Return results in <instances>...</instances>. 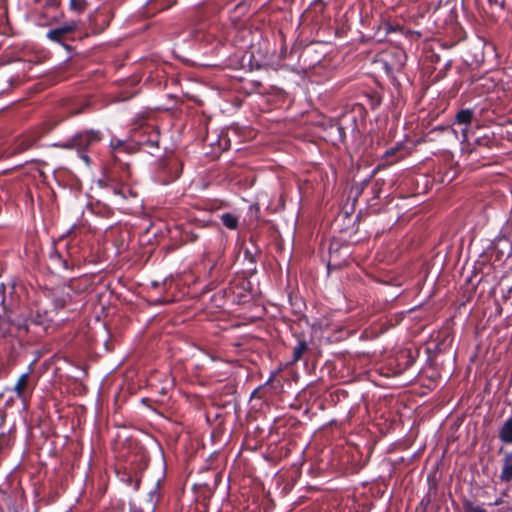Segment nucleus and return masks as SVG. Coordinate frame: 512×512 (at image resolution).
<instances>
[{
    "mask_svg": "<svg viewBox=\"0 0 512 512\" xmlns=\"http://www.w3.org/2000/svg\"><path fill=\"white\" fill-rule=\"evenodd\" d=\"M270 382L269 379L265 384L258 386L251 394V398L264 399L267 397L268 392L270 391Z\"/></svg>",
    "mask_w": 512,
    "mask_h": 512,
    "instance_id": "393cba45",
    "label": "nucleus"
},
{
    "mask_svg": "<svg viewBox=\"0 0 512 512\" xmlns=\"http://www.w3.org/2000/svg\"><path fill=\"white\" fill-rule=\"evenodd\" d=\"M222 224L229 230H237L239 227V216L230 213L225 212L220 216Z\"/></svg>",
    "mask_w": 512,
    "mask_h": 512,
    "instance_id": "4be33fe9",
    "label": "nucleus"
},
{
    "mask_svg": "<svg viewBox=\"0 0 512 512\" xmlns=\"http://www.w3.org/2000/svg\"><path fill=\"white\" fill-rule=\"evenodd\" d=\"M158 490H159V483H157L154 490L149 493L150 497L153 498V496L157 494Z\"/></svg>",
    "mask_w": 512,
    "mask_h": 512,
    "instance_id": "473e14b6",
    "label": "nucleus"
},
{
    "mask_svg": "<svg viewBox=\"0 0 512 512\" xmlns=\"http://www.w3.org/2000/svg\"><path fill=\"white\" fill-rule=\"evenodd\" d=\"M415 362V358L411 350H400L393 357L389 358L386 363L387 369L390 371L388 376H399L409 369Z\"/></svg>",
    "mask_w": 512,
    "mask_h": 512,
    "instance_id": "6e6552de",
    "label": "nucleus"
},
{
    "mask_svg": "<svg viewBox=\"0 0 512 512\" xmlns=\"http://www.w3.org/2000/svg\"><path fill=\"white\" fill-rule=\"evenodd\" d=\"M297 343L293 348L291 364H295L304 358L309 351L308 341L303 335H295Z\"/></svg>",
    "mask_w": 512,
    "mask_h": 512,
    "instance_id": "f3484780",
    "label": "nucleus"
},
{
    "mask_svg": "<svg viewBox=\"0 0 512 512\" xmlns=\"http://www.w3.org/2000/svg\"><path fill=\"white\" fill-rule=\"evenodd\" d=\"M490 5H499L503 7L504 0H488Z\"/></svg>",
    "mask_w": 512,
    "mask_h": 512,
    "instance_id": "2f4dec72",
    "label": "nucleus"
},
{
    "mask_svg": "<svg viewBox=\"0 0 512 512\" xmlns=\"http://www.w3.org/2000/svg\"><path fill=\"white\" fill-rule=\"evenodd\" d=\"M499 504H500V501H499V500H497V501L495 502V505H499Z\"/></svg>",
    "mask_w": 512,
    "mask_h": 512,
    "instance_id": "f704fd0d",
    "label": "nucleus"
},
{
    "mask_svg": "<svg viewBox=\"0 0 512 512\" xmlns=\"http://www.w3.org/2000/svg\"><path fill=\"white\" fill-rule=\"evenodd\" d=\"M464 512H486L483 505L477 504L469 499H464L462 502Z\"/></svg>",
    "mask_w": 512,
    "mask_h": 512,
    "instance_id": "bb28decb",
    "label": "nucleus"
},
{
    "mask_svg": "<svg viewBox=\"0 0 512 512\" xmlns=\"http://www.w3.org/2000/svg\"><path fill=\"white\" fill-rule=\"evenodd\" d=\"M77 227L74 225L67 232L66 236H62L59 242H63L65 238H68V241L65 243V254L68 260H71L72 269L76 266H79L85 256L82 253V248L80 246V240L77 236Z\"/></svg>",
    "mask_w": 512,
    "mask_h": 512,
    "instance_id": "423d86ee",
    "label": "nucleus"
},
{
    "mask_svg": "<svg viewBox=\"0 0 512 512\" xmlns=\"http://www.w3.org/2000/svg\"><path fill=\"white\" fill-rule=\"evenodd\" d=\"M209 265L207 278L209 279V289H213L220 282H223L227 276V267L223 258V252L219 253L215 259L206 257Z\"/></svg>",
    "mask_w": 512,
    "mask_h": 512,
    "instance_id": "1a4fd4ad",
    "label": "nucleus"
},
{
    "mask_svg": "<svg viewBox=\"0 0 512 512\" xmlns=\"http://www.w3.org/2000/svg\"><path fill=\"white\" fill-rule=\"evenodd\" d=\"M19 305V296L16 293L15 285L6 286L0 285V306L5 316L9 313H14Z\"/></svg>",
    "mask_w": 512,
    "mask_h": 512,
    "instance_id": "9b49d317",
    "label": "nucleus"
},
{
    "mask_svg": "<svg viewBox=\"0 0 512 512\" xmlns=\"http://www.w3.org/2000/svg\"><path fill=\"white\" fill-rule=\"evenodd\" d=\"M244 257L247 261H249V263L251 265H253V267L250 268L251 271L253 272H256V263H257V259H256V256L251 252L249 251L248 249H246L244 251Z\"/></svg>",
    "mask_w": 512,
    "mask_h": 512,
    "instance_id": "c85d7f7f",
    "label": "nucleus"
},
{
    "mask_svg": "<svg viewBox=\"0 0 512 512\" xmlns=\"http://www.w3.org/2000/svg\"><path fill=\"white\" fill-rule=\"evenodd\" d=\"M473 119H474V111L472 109L464 108V109H460L456 113L454 124L465 126V128L462 129V133H463L464 137H466V128L468 125H470L472 123Z\"/></svg>",
    "mask_w": 512,
    "mask_h": 512,
    "instance_id": "6ab92c4d",
    "label": "nucleus"
},
{
    "mask_svg": "<svg viewBox=\"0 0 512 512\" xmlns=\"http://www.w3.org/2000/svg\"><path fill=\"white\" fill-rule=\"evenodd\" d=\"M82 112L81 109L70 111L66 116L60 118H49L40 124L38 127L33 130L19 136L15 139L12 145L13 153H23L31 148H33L37 142L43 138L45 135L49 134L59 123H61L66 117L77 115Z\"/></svg>",
    "mask_w": 512,
    "mask_h": 512,
    "instance_id": "f03ea898",
    "label": "nucleus"
},
{
    "mask_svg": "<svg viewBox=\"0 0 512 512\" xmlns=\"http://www.w3.org/2000/svg\"><path fill=\"white\" fill-rule=\"evenodd\" d=\"M500 479L502 482H509L512 480V452L506 453L503 458Z\"/></svg>",
    "mask_w": 512,
    "mask_h": 512,
    "instance_id": "aec40b11",
    "label": "nucleus"
},
{
    "mask_svg": "<svg viewBox=\"0 0 512 512\" xmlns=\"http://www.w3.org/2000/svg\"><path fill=\"white\" fill-rule=\"evenodd\" d=\"M61 4V0H45V6L51 8H58Z\"/></svg>",
    "mask_w": 512,
    "mask_h": 512,
    "instance_id": "c756f323",
    "label": "nucleus"
},
{
    "mask_svg": "<svg viewBox=\"0 0 512 512\" xmlns=\"http://www.w3.org/2000/svg\"><path fill=\"white\" fill-rule=\"evenodd\" d=\"M49 260L55 269H62L65 271L72 270L71 260H68L64 251H59L55 245L51 248L49 253Z\"/></svg>",
    "mask_w": 512,
    "mask_h": 512,
    "instance_id": "2eb2a0df",
    "label": "nucleus"
},
{
    "mask_svg": "<svg viewBox=\"0 0 512 512\" xmlns=\"http://www.w3.org/2000/svg\"><path fill=\"white\" fill-rule=\"evenodd\" d=\"M499 439L506 444H512V415L503 423L499 431Z\"/></svg>",
    "mask_w": 512,
    "mask_h": 512,
    "instance_id": "412c9836",
    "label": "nucleus"
},
{
    "mask_svg": "<svg viewBox=\"0 0 512 512\" xmlns=\"http://www.w3.org/2000/svg\"><path fill=\"white\" fill-rule=\"evenodd\" d=\"M144 134L138 140H121L116 137H112L110 140V167L105 171L99 183L121 199L137 196L128 184L132 177V171L125 156H130L141 150L153 155L154 151L159 149V133L150 127H146L144 128Z\"/></svg>",
    "mask_w": 512,
    "mask_h": 512,
    "instance_id": "f257e3e1",
    "label": "nucleus"
},
{
    "mask_svg": "<svg viewBox=\"0 0 512 512\" xmlns=\"http://www.w3.org/2000/svg\"><path fill=\"white\" fill-rule=\"evenodd\" d=\"M401 150H402V145H400V144H397L396 146L387 149L382 156V160L385 162V164H388V165L397 162L398 158H396V155Z\"/></svg>",
    "mask_w": 512,
    "mask_h": 512,
    "instance_id": "5701e85b",
    "label": "nucleus"
},
{
    "mask_svg": "<svg viewBox=\"0 0 512 512\" xmlns=\"http://www.w3.org/2000/svg\"><path fill=\"white\" fill-rule=\"evenodd\" d=\"M117 474L119 476L120 481H122L128 486L133 487L135 490L139 489L141 477L137 472H131L124 468L123 470H118Z\"/></svg>",
    "mask_w": 512,
    "mask_h": 512,
    "instance_id": "a211bd4d",
    "label": "nucleus"
},
{
    "mask_svg": "<svg viewBox=\"0 0 512 512\" xmlns=\"http://www.w3.org/2000/svg\"><path fill=\"white\" fill-rule=\"evenodd\" d=\"M103 139V134L100 130L89 129L75 133L72 137L64 142L55 143L53 146L67 149L76 150L79 153L80 158L87 164H90V157L87 151L100 143Z\"/></svg>",
    "mask_w": 512,
    "mask_h": 512,
    "instance_id": "7ed1b4c3",
    "label": "nucleus"
},
{
    "mask_svg": "<svg viewBox=\"0 0 512 512\" xmlns=\"http://www.w3.org/2000/svg\"><path fill=\"white\" fill-rule=\"evenodd\" d=\"M213 223L209 218L190 216L187 223L181 225V239L184 243H193L198 240V229L208 227Z\"/></svg>",
    "mask_w": 512,
    "mask_h": 512,
    "instance_id": "9d476101",
    "label": "nucleus"
},
{
    "mask_svg": "<svg viewBox=\"0 0 512 512\" xmlns=\"http://www.w3.org/2000/svg\"><path fill=\"white\" fill-rule=\"evenodd\" d=\"M34 1H35L36 3H39V2H40V0H34Z\"/></svg>",
    "mask_w": 512,
    "mask_h": 512,
    "instance_id": "c9c22d12",
    "label": "nucleus"
},
{
    "mask_svg": "<svg viewBox=\"0 0 512 512\" xmlns=\"http://www.w3.org/2000/svg\"><path fill=\"white\" fill-rule=\"evenodd\" d=\"M87 6L86 0H70L69 9L77 14L82 13Z\"/></svg>",
    "mask_w": 512,
    "mask_h": 512,
    "instance_id": "cd10ccee",
    "label": "nucleus"
},
{
    "mask_svg": "<svg viewBox=\"0 0 512 512\" xmlns=\"http://www.w3.org/2000/svg\"><path fill=\"white\" fill-rule=\"evenodd\" d=\"M13 391L15 392L17 398L21 399L22 401H26V399L31 394L29 372L23 373L18 378L14 385Z\"/></svg>",
    "mask_w": 512,
    "mask_h": 512,
    "instance_id": "dca6fc26",
    "label": "nucleus"
},
{
    "mask_svg": "<svg viewBox=\"0 0 512 512\" xmlns=\"http://www.w3.org/2000/svg\"><path fill=\"white\" fill-rule=\"evenodd\" d=\"M15 436L11 431L0 433V451L9 449L14 442Z\"/></svg>",
    "mask_w": 512,
    "mask_h": 512,
    "instance_id": "b1692460",
    "label": "nucleus"
},
{
    "mask_svg": "<svg viewBox=\"0 0 512 512\" xmlns=\"http://www.w3.org/2000/svg\"><path fill=\"white\" fill-rule=\"evenodd\" d=\"M51 313V310L41 309L39 307L31 309L29 312V319L31 321V324L35 326H41L44 329H46L53 321Z\"/></svg>",
    "mask_w": 512,
    "mask_h": 512,
    "instance_id": "4468645a",
    "label": "nucleus"
},
{
    "mask_svg": "<svg viewBox=\"0 0 512 512\" xmlns=\"http://www.w3.org/2000/svg\"><path fill=\"white\" fill-rule=\"evenodd\" d=\"M182 169L181 159L174 154H167L158 161L155 180L162 185H168L180 177Z\"/></svg>",
    "mask_w": 512,
    "mask_h": 512,
    "instance_id": "20e7f679",
    "label": "nucleus"
},
{
    "mask_svg": "<svg viewBox=\"0 0 512 512\" xmlns=\"http://www.w3.org/2000/svg\"><path fill=\"white\" fill-rule=\"evenodd\" d=\"M311 7H313L314 9H319V12L322 13L325 8V4L322 0H316L314 1Z\"/></svg>",
    "mask_w": 512,
    "mask_h": 512,
    "instance_id": "7c9ffc66",
    "label": "nucleus"
},
{
    "mask_svg": "<svg viewBox=\"0 0 512 512\" xmlns=\"http://www.w3.org/2000/svg\"><path fill=\"white\" fill-rule=\"evenodd\" d=\"M44 295L48 298L52 304V312L57 313L58 311L66 308L73 298V290L70 286L59 285L44 290Z\"/></svg>",
    "mask_w": 512,
    "mask_h": 512,
    "instance_id": "0eeeda50",
    "label": "nucleus"
},
{
    "mask_svg": "<svg viewBox=\"0 0 512 512\" xmlns=\"http://www.w3.org/2000/svg\"><path fill=\"white\" fill-rule=\"evenodd\" d=\"M2 321H7L12 327H14L19 335H25L29 333V326L32 325L28 316L14 315L9 313L5 316H0Z\"/></svg>",
    "mask_w": 512,
    "mask_h": 512,
    "instance_id": "ddd939ff",
    "label": "nucleus"
},
{
    "mask_svg": "<svg viewBox=\"0 0 512 512\" xmlns=\"http://www.w3.org/2000/svg\"><path fill=\"white\" fill-rule=\"evenodd\" d=\"M347 130L354 136L360 133L357 117L354 113H345L330 125V134L334 135L335 140L341 143L346 140Z\"/></svg>",
    "mask_w": 512,
    "mask_h": 512,
    "instance_id": "39448f33",
    "label": "nucleus"
},
{
    "mask_svg": "<svg viewBox=\"0 0 512 512\" xmlns=\"http://www.w3.org/2000/svg\"><path fill=\"white\" fill-rule=\"evenodd\" d=\"M385 28L387 32L396 31V29L392 27L390 24H386Z\"/></svg>",
    "mask_w": 512,
    "mask_h": 512,
    "instance_id": "72a5a7b5",
    "label": "nucleus"
},
{
    "mask_svg": "<svg viewBox=\"0 0 512 512\" xmlns=\"http://www.w3.org/2000/svg\"><path fill=\"white\" fill-rule=\"evenodd\" d=\"M176 4V0H153L150 3L152 9L156 11H163L169 9Z\"/></svg>",
    "mask_w": 512,
    "mask_h": 512,
    "instance_id": "a878e982",
    "label": "nucleus"
},
{
    "mask_svg": "<svg viewBox=\"0 0 512 512\" xmlns=\"http://www.w3.org/2000/svg\"><path fill=\"white\" fill-rule=\"evenodd\" d=\"M77 29V22L72 20L61 27L51 29L47 32V38L55 43L64 45L68 35Z\"/></svg>",
    "mask_w": 512,
    "mask_h": 512,
    "instance_id": "f8f14e48",
    "label": "nucleus"
}]
</instances>
